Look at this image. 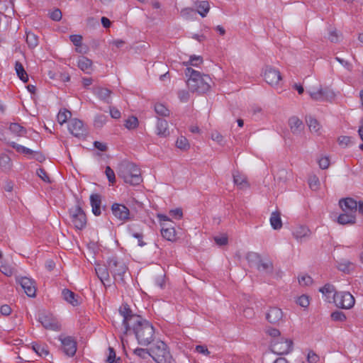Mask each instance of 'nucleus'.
Here are the masks:
<instances>
[{
  "instance_id": "1",
  "label": "nucleus",
  "mask_w": 363,
  "mask_h": 363,
  "mask_svg": "<svg viewBox=\"0 0 363 363\" xmlns=\"http://www.w3.org/2000/svg\"><path fill=\"white\" fill-rule=\"evenodd\" d=\"M119 313L123 317L124 335L133 330L138 343L142 346H148L155 339L153 325L140 315L133 313L128 304H123L119 308Z\"/></svg>"
},
{
  "instance_id": "2",
  "label": "nucleus",
  "mask_w": 363,
  "mask_h": 363,
  "mask_svg": "<svg viewBox=\"0 0 363 363\" xmlns=\"http://www.w3.org/2000/svg\"><path fill=\"white\" fill-rule=\"evenodd\" d=\"M185 75L187 79V86L191 91L197 94H205L211 87L212 79L209 75L187 67L185 70Z\"/></svg>"
},
{
  "instance_id": "3",
  "label": "nucleus",
  "mask_w": 363,
  "mask_h": 363,
  "mask_svg": "<svg viewBox=\"0 0 363 363\" xmlns=\"http://www.w3.org/2000/svg\"><path fill=\"white\" fill-rule=\"evenodd\" d=\"M118 175L125 183L131 185H138L143 181L140 169L135 164L129 162H123L119 164Z\"/></svg>"
},
{
  "instance_id": "4",
  "label": "nucleus",
  "mask_w": 363,
  "mask_h": 363,
  "mask_svg": "<svg viewBox=\"0 0 363 363\" xmlns=\"http://www.w3.org/2000/svg\"><path fill=\"white\" fill-rule=\"evenodd\" d=\"M150 357L157 363H176L167 345L163 341H157L150 347Z\"/></svg>"
},
{
  "instance_id": "5",
  "label": "nucleus",
  "mask_w": 363,
  "mask_h": 363,
  "mask_svg": "<svg viewBox=\"0 0 363 363\" xmlns=\"http://www.w3.org/2000/svg\"><path fill=\"white\" fill-rule=\"evenodd\" d=\"M108 267L116 281L124 282L123 277L127 272L128 267L123 260L111 257L108 261Z\"/></svg>"
},
{
  "instance_id": "6",
  "label": "nucleus",
  "mask_w": 363,
  "mask_h": 363,
  "mask_svg": "<svg viewBox=\"0 0 363 363\" xmlns=\"http://www.w3.org/2000/svg\"><path fill=\"white\" fill-rule=\"evenodd\" d=\"M308 92L313 100L331 101L335 96V93L329 88H323L320 85L309 87Z\"/></svg>"
},
{
  "instance_id": "7",
  "label": "nucleus",
  "mask_w": 363,
  "mask_h": 363,
  "mask_svg": "<svg viewBox=\"0 0 363 363\" xmlns=\"http://www.w3.org/2000/svg\"><path fill=\"white\" fill-rule=\"evenodd\" d=\"M270 347L271 350L277 354H286L293 349V341L281 337L277 340H272Z\"/></svg>"
},
{
  "instance_id": "8",
  "label": "nucleus",
  "mask_w": 363,
  "mask_h": 363,
  "mask_svg": "<svg viewBox=\"0 0 363 363\" xmlns=\"http://www.w3.org/2000/svg\"><path fill=\"white\" fill-rule=\"evenodd\" d=\"M71 222L75 228L82 230L86 225V217L79 206H76L69 210Z\"/></svg>"
},
{
  "instance_id": "9",
  "label": "nucleus",
  "mask_w": 363,
  "mask_h": 363,
  "mask_svg": "<svg viewBox=\"0 0 363 363\" xmlns=\"http://www.w3.org/2000/svg\"><path fill=\"white\" fill-rule=\"evenodd\" d=\"M38 321L47 330L58 331L60 330V325L57 320L49 312L43 311L38 313Z\"/></svg>"
},
{
  "instance_id": "10",
  "label": "nucleus",
  "mask_w": 363,
  "mask_h": 363,
  "mask_svg": "<svg viewBox=\"0 0 363 363\" xmlns=\"http://www.w3.org/2000/svg\"><path fill=\"white\" fill-rule=\"evenodd\" d=\"M333 300L337 307L345 309L352 308L355 302L353 296L345 291L335 292L333 294Z\"/></svg>"
},
{
  "instance_id": "11",
  "label": "nucleus",
  "mask_w": 363,
  "mask_h": 363,
  "mask_svg": "<svg viewBox=\"0 0 363 363\" xmlns=\"http://www.w3.org/2000/svg\"><path fill=\"white\" fill-rule=\"evenodd\" d=\"M262 76L265 82L271 86H277L281 80L280 72L269 65L263 68Z\"/></svg>"
},
{
  "instance_id": "12",
  "label": "nucleus",
  "mask_w": 363,
  "mask_h": 363,
  "mask_svg": "<svg viewBox=\"0 0 363 363\" xmlns=\"http://www.w3.org/2000/svg\"><path fill=\"white\" fill-rule=\"evenodd\" d=\"M59 340L62 343V347L65 354L69 357H73L77 352V342L71 336H59Z\"/></svg>"
},
{
  "instance_id": "13",
  "label": "nucleus",
  "mask_w": 363,
  "mask_h": 363,
  "mask_svg": "<svg viewBox=\"0 0 363 363\" xmlns=\"http://www.w3.org/2000/svg\"><path fill=\"white\" fill-rule=\"evenodd\" d=\"M113 215L123 223L130 220V212L127 206L123 204L114 203L111 206Z\"/></svg>"
},
{
  "instance_id": "14",
  "label": "nucleus",
  "mask_w": 363,
  "mask_h": 363,
  "mask_svg": "<svg viewBox=\"0 0 363 363\" xmlns=\"http://www.w3.org/2000/svg\"><path fill=\"white\" fill-rule=\"evenodd\" d=\"M68 128L69 132L78 138H83L87 134L86 128L83 122L77 118H73L69 121Z\"/></svg>"
},
{
  "instance_id": "15",
  "label": "nucleus",
  "mask_w": 363,
  "mask_h": 363,
  "mask_svg": "<svg viewBox=\"0 0 363 363\" xmlns=\"http://www.w3.org/2000/svg\"><path fill=\"white\" fill-rule=\"evenodd\" d=\"M247 258L249 260H251L253 259H259V262L257 263V268L259 272H264V273H272V272L273 264L270 260L260 259L259 255L255 252L248 253L247 255Z\"/></svg>"
},
{
  "instance_id": "16",
  "label": "nucleus",
  "mask_w": 363,
  "mask_h": 363,
  "mask_svg": "<svg viewBox=\"0 0 363 363\" xmlns=\"http://www.w3.org/2000/svg\"><path fill=\"white\" fill-rule=\"evenodd\" d=\"M17 282L21 286L24 292L30 297L35 296L36 288L35 281L26 277L16 279Z\"/></svg>"
},
{
  "instance_id": "17",
  "label": "nucleus",
  "mask_w": 363,
  "mask_h": 363,
  "mask_svg": "<svg viewBox=\"0 0 363 363\" xmlns=\"http://www.w3.org/2000/svg\"><path fill=\"white\" fill-rule=\"evenodd\" d=\"M288 125L291 132L295 135H300L304 130L302 121L297 116H291L288 121Z\"/></svg>"
},
{
  "instance_id": "18",
  "label": "nucleus",
  "mask_w": 363,
  "mask_h": 363,
  "mask_svg": "<svg viewBox=\"0 0 363 363\" xmlns=\"http://www.w3.org/2000/svg\"><path fill=\"white\" fill-rule=\"evenodd\" d=\"M293 236L298 242H302L311 236V230L306 226L299 225L294 229Z\"/></svg>"
},
{
  "instance_id": "19",
  "label": "nucleus",
  "mask_w": 363,
  "mask_h": 363,
  "mask_svg": "<svg viewBox=\"0 0 363 363\" xmlns=\"http://www.w3.org/2000/svg\"><path fill=\"white\" fill-rule=\"evenodd\" d=\"M283 313L281 310L277 307L270 308L266 314L267 320L272 324H277L281 320Z\"/></svg>"
},
{
  "instance_id": "20",
  "label": "nucleus",
  "mask_w": 363,
  "mask_h": 363,
  "mask_svg": "<svg viewBox=\"0 0 363 363\" xmlns=\"http://www.w3.org/2000/svg\"><path fill=\"white\" fill-rule=\"evenodd\" d=\"M340 206L344 212H350L355 214L357 211V202L352 198H346L340 200Z\"/></svg>"
},
{
  "instance_id": "21",
  "label": "nucleus",
  "mask_w": 363,
  "mask_h": 363,
  "mask_svg": "<svg viewBox=\"0 0 363 363\" xmlns=\"http://www.w3.org/2000/svg\"><path fill=\"white\" fill-rule=\"evenodd\" d=\"M93 93L96 95L100 100H102L106 103H110L111 91L107 88L97 86L93 88Z\"/></svg>"
},
{
  "instance_id": "22",
  "label": "nucleus",
  "mask_w": 363,
  "mask_h": 363,
  "mask_svg": "<svg viewBox=\"0 0 363 363\" xmlns=\"http://www.w3.org/2000/svg\"><path fill=\"white\" fill-rule=\"evenodd\" d=\"M156 134L162 138H166L169 135L168 123L166 120L157 118Z\"/></svg>"
},
{
  "instance_id": "23",
  "label": "nucleus",
  "mask_w": 363,
  "mask_h": 363,
  "mask_svg": "<svg viewBox=\"0 0 363 363\" xmlns=\"http://www.w3.org/2000/svg\"><path fill=\"white\" fill-rule=\"evenodd\" d=\"M90 203L92 208V213L99 216L101 215V197L98 194H93L90 196Z\"/></svg>"
},
{
  "instance_id": "24",
  "label": "nucleus",
  "mask_w": 363,
  "mask_h": 363,
  "mask_svg": "<svg viewBox=\"0 0 363 363\" xmlns=\"http://www.w3.org/2000/svg\"><path fill=\"white\" fill-rule=\"evenodd\" d=\"M233 177L234 184L237 185L240 189H245L249 187L247 177L239 172H234L233 173Z\"/></svg>"
},
{
  "instance_id": "25",
  "label": "nucleus",
  "mask_w": 363,
  "mask_h": 363,
  "mask_svg": "<svg viewBox=\"0 0 363 363\" xmlns=\"http://www.w3.org/2000/svg\"><path fill=\"white\" fill-rule=\"evenodd\" d=\"M62 294L63 298L72 306H76L80 303L79 297L70 290L64 289Z\"/></svg>"
},
{
  "instance_id": "26",
  "label": "nucleus",
  "mask_w": 363,
  "mask_h": 363,
  "mask_svg": "<svg viewBox=\"0 0 363 363\" xmlns=\"http://www.w3.org/2000/svg\"><path fill=\"white\" fill-rule=\"evenodd\" d=\"M355 220L356 215L350 212H345V213L340 214L337 218L338 223L342 225L354 224Z\"/></svg>"
},
{
  "instance_id": "27",
  "label": "nucleus",
  "mask_w": 363,
  "mask_h": 363,
  "mask_svg": "<svg viewBox=\"0 0 363 363\" xmlns=\"http://www.w3.org/2000/svg\"><path fill=\"white\" fill-rule=\"evenodd\" d=\"M96 273L99 277V279L101 280V281L105 284V281H109V274H108V267L105 266H101L98 265L95 268Z\"/></svg>"
},
{
  "instance_id": "28",
  "label": "nucleus",
  "mask_w": 363,
  "mask_h": 363,
  "mask_svg": "<svg viewBox=\"0 0 363 363\" xmlns=\"http://www.w3.org/2000/svg\"><path fill=\"white\" fill-rule=\"evenodd\" d=\"M308 128L311 133L320 135V125L319 122L314 118L309 116L306 119Z\"/></svg>"
},
{
  "instance_id": "29",
  "label": "nucleus",
  "mask_w": 363,
  "mask_h": 363,
  "mask_svg": "<svg viewBox=\"0 0 363 363\" xmlns=\"http://www.w3.org/2000/svg\"><path fill=\"white\" fill-rule=\"evenodd\" d=\"M92 61L86 57H81L78 60L79 68L85 72L90 73L91 71Z\"/></svg>"
},
{
  "instance_id": "30",
  "label": "nucleus",
  "mask_w": 363,
  "mask_h": 363,
  "mask_svg": "<svg viewBox=\"0 0 363 363\" xmlns=\"http://www.w3.org/2000/svg\"><path fill=\"white\" fill-rule=\"evenodd\" d=\"M270 224L274 230H279L282 227L281 213L279 211L272 212L270 217Z\"/></svg>"
},
{
  "instance_id": "31",
  "label": "nucleus",
  "mask_w": 363,
  "mask_h": 363,
  "mask_svg": "<svg viewBox=\"0 0 363 363\" xmlns=\"http://www.w3.org/2000/svg\"><path fill=\"white\" fill-rule=\"evenodd\" d=\"M10 131L18 137H23L26 135V129L17 123H12L9 126Z\"/></svg>"
},
{
  "instance_id": "32",
  "label": "nucleus",
  "mask_w": 363,
  "mask_h": 363,
  "mask_svg": "<svg viewBox=\"0 0 363 363\" xmlns=\"http://www.w3.org/2000/svg\"><path fill=\"white\" fill-rule=\"evenodd\" d=\"M26 43L28 45V47L31 49H33L35 47H37L38 45V37L35 34H34L30 31H26Z\"/></svg>"
},
{
  "instance_id": "33",
  "label": "nucleus",
  "mask_w": 363,
  "mask_h": 363,
  "mask_svg": "<svg viewBox=\"0 0 363 363\" xmlns=\"http://www.w3.org/2000/svg\"><path fill=\"white\" fill-rule=\"evenodd\" d=\"M15 69L17 75L21 79V80H22L23 82H27L28 80V76L25 71L22 64L19 62H16L15 65Z\"/></svg>"
},
{
  "instance_id": "34",
  "label": "nucleus",
  "mask_w": 363,
  "mask_h": 363,
  "mask_svg": "<svg viewBox=\"0 0 363 363\" xmlns=\"http://www.w3.org/2000/svg\"><path fill=\"white\" fill-rule=\"evenodd\" d=\"M161 234L164 238L169 241H173L176 239L175 230L174 228H162Z\"/></svg>"
},
{
  "instance_id": "35",
  "label": "nucleus",
  "mask_w": 363,
  "mask_h": 363,
  "mask_svg": "<svg viewBox=\"0 0 363 363\" xmlns=\"http://www.w3.org/2000/svg\"><path fill=\"white\" fill-rule=\"evenodd\" d=\"M197 11L202 16L205 17L210 9L209 3L206 1H202L197 3Z\"/></svg>"
},
{
  "instance_id": "36",
  "label": "nucleus",
  "mask_w": 363,
  "mask_h": 363,
  "mask_svg": "<svg viewBox=\"0 0 363 363\" xmlns=\"http://www.w3.org/2000/svg\"><path fill=\"white\" fill-rule=\"evenodd\" d=\"M72 116V113L64 108L61 109L57 114V121L60 124L62 125L66 123L69 118Z\"/></svg>"
},
{
  "instance_id": "37",
  "label": "nucleus",
  "mask_w": 363,
  "mask_h": 363,
  "mask_svg": "<svg viewBox=\"0 0 363 363\" xmlns=\"http://www.w3.org/2000/svg\"><path fill=\"white\" fill-rule=\"evenodd\" d=\"M0 166L4 171L9 170L11 167V160L6 154L0 155Z\"/></svg>"
},
{
  "instance_id": "38",
  "label": "nucleus",
  "mask_w": 363,
  "mask_h": 363,
  "mask_svg": "<svg viewBox=\"0 0 363 363\" xmlns=\"http://www.w3.org/2000/svg\"><path fill=\"white\" fill-rule=\"evenodd\" d=\"M9 145L19 153H22L26 155H30L33 153V151L32 150L26 147L23 145H18L15 142H11Z\"/></svg>"
},
{
  "instance_id": "39",
  "label": "nucleus",
  "mask_w": 363,
  "mask_h": 363,
  "mask_svg": "<svg viewBox=\"0 0 363 363\" xmlns=\"http://www.w3.org/2000/svg\"><path fill=\"white\" fill-rule=\"evenodd\" d=\"M156 113L160 116L167 117L169 116V110L162 104H156L155 105Z\"/></svg>"
},
{
  "instance_id": "40",
  "label": "nucleus",
  "mask_w": 363,
  "mask_h": 363,
  "mask_svg": "<svg viewBox=\"0 0 363 363\" xmlns=\"http://www.w3.org/2000/svg\"><path fill=\"white\" fill-rule=\"evenodd\" d=\"M176 146L182 150H186L190 147L188 140L184 136H180L177 138L176 141Z\"/></svg>"
},
{
  "instance_id": "41",
  "label": "nucleus",
  "mask_w": 363,
  "mask_h": 363,
  "mask_svg": "<svg viewBox=\"0 0 363 363\" xmlns=\"http://www.w3.org/2000/svg\"><path fill=\"white\" fill-rule=\"evenodd\" d=\"M138 125V120L135 116H130L125 121V126L126 128L131 130L135 129Z\"/></svg>"
},
{
  "instance_id": "42",
  "label": "nucleus",
  "mask_w": 363,
  "mask_h": 363,
  "mask_svg": "<svg viewBox=\"0 0 363 363\" xmlns=\"http://www.w3.org/2000/svg\"><path fill=\"white\" fill-rule=\"evenodd\" d=\"M150 348L148 350V349L138 347L134 350L133 353L142 359H147V357H149V356L150 357Z\"/></svg>"
},
{
  "instance_id": "43",
  "label": "nucleus",
  "mask_w": 363,
  "mask_h": 363,
  "mask_svg": "<svg viewBox=\"0 0 363 363\" xmlns=\"http://www.w3.org/2000/svg\"><path fill=\"white\" fill-rule=\"evenodd\" d=\"M106 362L108 363H120L121 358L116 359V354L113 347H108V356L107 357Z\"/></svg>"
},
{
  "instance_id": "44",
  "label": "nucleus",
  "mask_w": 363,
  "mask_h": 363,
  "mask_svg": "<svg viewBox=\"0 0 363 363\" xmlns=\"http://www.w3.org/2000/svg\"><path fill=\"white\" fill-rule=\"evenodd\" d=\"M32 348L40 357H45L49 354L48 350L45 346L35 344L33 345Z\"/></svg>"
},
{
  "instance_id": "45",
  "label": "nucleus",
  "mask_w": 363,
  "mask_h": 363,
  "mask_svg": "<svg viewBox=\"0 0 363 363\" xmlns=\"http://www.w3.org/2000/svg\"><path fill=\"white\" fill-rule=\"evenodd\" d=\"M107 121V116L103 114L96 116L94 125L96 128H101Z\"/></svg>"
},
{
  "instance_id": "46",
  "label": "nucleus",
  "mask_w": 363,
  "mask_h": 363,
  "mask_svg": "<svg viewBox=\"0 0 363 363\" xmlns=\"http://www.w3.org/2000/svg\"><path fill=\"white\" fill-rule=\"evenodd\" d=\"M265 333L272 337L273 340H277L278 338L281 337L280 331L277 328L267 327L265 329Z\"/></svg>"
},
{
  "instance_id": "47",
  "label": "nucleus",
  "mask_w": 363,
  "mask_h": 363,
  "mask_svg": "<svg viewBox=\"0 0 363 363\" xmlns=\"http://www.w3.org/2000/svg\"><path fill=\"white\" fill-rule=\"evenodd\" d=\"M352 267V264L347 260H344L340 263H338L337 268L339 270L349 273Z\"/></svg>"
},
{
  "instance_id": "48",
  "label": "nucleus",
  "mask_w": 363,
  "mask_h": 363,
  "mask_svg": "<svg viewBox=\"0 0 363 363\" xmlns=\"http://www.w3.org/2000/svg\"><path fill=\"white\" fill-rule=\"evenodd\" d=\"M331 318L334 321L344 322L347 318L345 314L340 311H334L331 313Z\"/></svg>"
},
{
  "instance_id": "49",
  "label": "nucleus",
  "mask_w": 363,
  "mask_h": 363,
  "mask_svg": "<svg viewBox=\"0 0 363 363\" xmlns=\"http://www.w3.org/2000/svg\"><path fill=\"white\" fill-rule=\"evenodd\" d=\"M298 283L301 286H307L312 284L313 279L310 276L307 274H303L298 277Z\"/></svg>"
},
{
  "instance_id": "50",
  "label": "nucleus",
  "mask_w": 363,
  "mask_h": 363,
  "mask_svg": "<svg viewBox=\"0 0 363 363\" xmlns=\"http://www.w3.org/2000/svg\"><path fill=\"white\" fill-rule=\"evenodd\" d=\"M195 13V10L191 8H184L180 11L181 16L186 19L193 18Z\"/></svg>"
},
{
  "instance_id": "51",
  "label": "nucleus",
  "mask_w": 363,
  "mask_h": 363,
  "mask_svg": "<svg viewBox=\"0 0 363 363\" xmlns=\"http://www.w3.org/2000/svg\"><path fill=\"white\" fill-rule=\"evenodd\" d=\"M202 62H203V59L201 56L193 55V56L190 57L189 62H184V64L186 66L189 65H191L193 66H197V65L201 64Z\"/></svg>"
},
{
  "instance_id": "52",
  "label": "nucleus",
  "mask_w": 363,
  "mask_h": 363,
  "mask_svg": "<svg viewBox=\"0 0 363 363\" xmlns=\"http://www.w3.org/2000/svg\"><path fill=\"white\" fill-rule=\"evenodd\" d=\"M287 176H288V172L286 169H280L276 176H275V179H277L279 182H286V179H287Z\"/></svg>"
},
{
  "instance_id": "53",
  "label": "nucleus",
  "mask_w": 363,
  "mask_h": 363,
  "mask_svg": "<svg viewBox=\"0 0 363 363\" xmlns=\"http://www.w3.org/2000/svg\"><path fill=\"white\" fill-rule=\"evenodd\" d=\"M319 291L325 295L334 294L335 293L334 286L329 284H325L323 287L320 288Z\"/></svg>"
},
{
  "instance_id": "54",
  "label": "nucleus",
  "mask_w": 363,
  "mask_h": 363,
  "mask_svg": "<svg viewBox=\"0 0 363 363\" xmlns=\"http://www.w3.org/2000/svg\"><path fill=\"white\" fill-rule=\"evenodd\" d=\"M296 303L301 307L306 308L310 303L309 298L308 296L302 295L298 298Z\"/></svg>"
},
{
  "instance_id": "55",
  "label": "nucleus",
  "mask_w": 363,
  "mask_h": 363,
  "mask_svg": "<svg viewBox=\"0 0 363 363\" xmlns=\"http://www.w3.org/2000/svg\"><path fill=\"white\" fill-rule=\"evenodd\" d=\"M105 173L108 179V182H111V184L115 183V182H116L115 173H114L113 170L109 166H107L106 167Z\"/></svg>"
},
{
  "instance_id": "56",
  "label": "nucleus",
  "mask_w": 363,
  "mask_h": 363,
  "mask_svg": "<svg viewBox=\"0 0 363 363\" xmlns=\"http://www.w3.org/2000/svg\"><path fill=\"white\" fill-rule=\"evenodd\" d=\"M0 271L7 277L11 276L13 273V268L6 264L0 265Z\"/></svg>"
},
{
  "instance_id": "57",
  "label": "nucleus",
  "mask_w": 363,
  "mask_h": 363,
  "mask_svg": "<svg viewBox=\"0 0 363 363\" xmlns=\"http://www.w3.org/2000/svg\"><path fill=\"white\" fill-rule=\"evenodd\" d=\"M50 18L55 21H59L62 18V12L59 9H56L50 13Z\"/></svg>"
},
{
  "instance_id": "58",
  "label": "nucleus",
  "mask_w": 363,
  "mask_h": 363,
  "mask_svg": "<svg viewBox=\"0 0 363 363\" xmlns=\"http://www.w3.org/2000/svg\"><path fill=\"white\" fill-rule=\"evenodd\" d=\"M308 184L312 190H317L319 186V180L315 176H313L309 179Z\"/></svg>"
},
{
  "instance_id": "59",
  "label": "nucleus",
  "mask_w": 363,
  "mask_h": 363,
  "mask_svg": "<svg viewBox=\"0 0 363 363\" xmlns=\"http://www.w3.org/2000/svg\"><path fill=\"white\" fill-rule=\"evenodd\" d=\"M37 174L38 176L44 182L47 183H50V178L48 175L47 174L46 172L43 169H38L37 170Z\"/></svg>"
},
{
  "instance_id": "60",
  "label": "nucleus",
  "mask_w": 363,
  "mask_h": 363,
  "mask_svg": "<svg viewBox=\"0 0 363 363\" xmlns=\"http://www.w3.org/2000/svg\"><path fill=\"white\" fill-rule=\"evenodd\" d=\"M69 39L75 46H80L82 45V37L80 35H71Z\"/></svg>"
},
{
  "instance_id": "61",
  "label": "nucleus",
  "mask_w": 363,
  "mask_h": 363,
  "mask_svg": "<svg viewBox=\"0 0 363 363\" xmlns=\"http://www.w3.org/2000/svg\"><path fill=\"white\" fill-rule=\"evenodd\" d=\"M156 284L160 286V288L164 287V274L162 272V270H160V273L157 275V277L156 278Z\"/></svg>"
},
{
  "instance_id": "62",
  "label": "nucleus",
  "mask_w": 363,
  "mask_h": 363,
  "mask_svg": "<svg viewBox=\"0 0 363 363\" xmlns=\"http://www.w3.org/2000/svg\"><path fill=\"white\" fill-rule=\"evenodd\" d=\"M318 164H319V167L323 169H328L329 165H330V160H329V158L327 157H321L319 160H318Z\"/></svg>"
},
{
  "instance_id": "63",
  "label": "nucleus",
  "mask_w": 363,
  "mask_h": 363,
  "mask_svg": "<svg viewBox=\"0 0 363 363\" xmlns=\"http://www.w3.org/2000/svg\"><path fill=\"white\" fill-rule=\"evenodd\" d=\"M339 35L335 29H331L329 31L328 39L331 43H337L338 41Z\"/></svg>"
},
{
  "instance_id": "64",
  "label": "nucleus",
  "mask_w": 363,
  "mask_h": 363,
  "mask_svg": "<svg viewBox=\"0 0 363 363\" xmlns=\"http://www.w3.org/2000/svg\"><path fill=\"white\" fill-rule=\"evenodd\" d=\"M307 360L309 363H316L319 361V357L315 353L311 351L308 354Z\"/></svg>"
}]
</instances>
